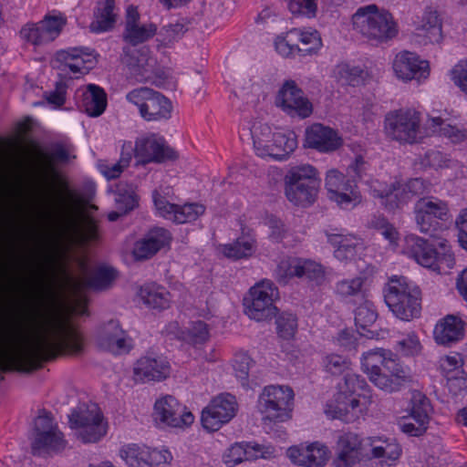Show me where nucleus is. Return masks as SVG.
Returning a JSON list of instances; mask_svg holds the SVG:
<instances>
[{
	"label": "nucleus",
	"instance_id": "obj_1",
	"mask_svg": "<svg viewBox=\"0 0 467 467\" xmlns=\"http://www.w3.org/2000/svg\"><path fill=\"white\" fill-rule=\"evenodd\" d=\"M115 277L116 271L108 266L98 267L90 275H84L80 279L70 276L69 282L77 293L72 304L54 309L38 320L37 331L26 346L9 343L0 337V381L4 379L2 372L10 366L20 369L31 368L60 353H81L83 337L71 321L72 316H88V298L81 294V290L106 289Z\"/></svg>",
	"mask_w": 467,
	"mask_h": 467
},
{
	"label": "nucleus",
	"instance_id": "obj_2",
	"mask_svg": "<svg viewBox=\"0 0 467 467\" xmlns=\"http://www.w3.org/2000/svg\"><path fill=\"white\" fill-rule=\"evenodd\" d=\"M361 368L369 380L379 389L391 393L412 381L409 367L400 363L390 350L375 348L364 352Z\"/></svg>",
	"mask_w": 467,
	"mask_h": 467
},
{
	"label": "nucleus",
	"instance_id": "obj_3",
	"mask_svg": "<svg viewBox=\"0 0 467 467\" xmlns=\"http://www.w3.org/2000/svg\"><path fill=\"white\" fill-rule=\"evenodd\" d=\"M368 387L360 375L347 372L335 400L327 405L326 414L347 423L355 421L367 409Z\"/></svg>",
	"mask_w": 467,
	"mask_h": 467
},
{
	"label": "nucleus",
	"instance_id": "obj_4",
	"mask_svg": "<svg viewBox=\"0 0 467 467\" xmlns=\"http://www.w3.org/2000/svg\"><path fill=\"white\" fill-rule=\"evenodd\" d=\"M384 301L393 315L403 321H410L420 315V288L405 276L391 277L383 289Z\"/></svg>",
	"mask_w": 467,
	"mask_h": 467
},
{
	"label": "nucleus",
	"instance_id": "obj_5",
	"mask_svg": "<svg viewBox=\"0 0 467 467\" xmlns=\"http://www.w3.org/2000/svg\"><path fill=\"white\" fill-rule=\"evenodd\" d=\"M284 182L286 199L296 206L307 207L317 198L321 179L316 167L302 163L290 167Z\"/></svg>",
	"mask_w": 467,
	"mask_h": 467
},
{
	"label": "nucleus",
	"instance_id": "obj_6",
	"mask_svg": "<svg viewBox=\"0 0 467 467\" xmlns=\"http://www.w3.org/2000/svg\"><path fill=\"white\" fill-rule=\"evenodd\" d=\"M352 21L357 31L377 42L388 41L398 34L392 15L376 5L359 7L353 15Z\"/></svg>",
	"mask_w": 467,
	"mask_h": 467
},
{
	"label": "nucleus",
	"instance_id": "obj_7",
	"mask_svg": "<svg viewBox=\"0 0 467 467\" xmlns=\"http://www.w3.org/2000/svg\"><path fill=\"white\" fill-rule=\"evenodd\" d=\"M406 251L419 265L434 271L440 272L444 267L451 268L454 265L453 254L444 242L439 244L438 250L427 240L410 235L406 239Z\"/></svg>",
	"mask_w": 467,
	"mask_h": 467
},
{
	"label": "nucleus",
	"instance_id": "obj_8",
	"mask_svg": "<svg viewBox=\"0 0 467 467\" xmlns=\"http://www.w3.org/2000/svg\"><path fill=\"white\" fill-rule=\"evenodd\" d=\"M294 391L288 386L269 385L258 398V410L264 421L284 422L291 418Z\"/></svg>",
	"mask_w": 467,
	"mask_h": 467
},
{
	"label": "nucleus",
	"instance_id": "obj_9",
	"mask_svg": "<svg viewBox=\"0 0 467 467\" xmlns=\"http://www.w3.org/2000/svg\"><path fill=\"white\" fill-rule=\"evenodd\" d=\"M69 424L77 439L83 443L98 442L107 433V423L94 403L78 406L69 415Z\"/></svg>",
	"mask_w": 467,
	"mask_h": 467
},
{
	"label": "nucleus",
	"instance_id": "obj_10",
	"mask_svg": "<svg viewBox=\"0 0 467 467\" xmlns=\"http://www.w3.org/2000/svg\"><path fill=\"white\" fill-rule=\"evenodd\" d=\"M386 135L400 143L412 144L421 138L420 116L412 109L391 110L384 119Z\"/></svg>",
	"mask_w": 467,
	"mask_h": 467
},
{
	"label": "nucleus",
	"instance_id": "obj_11",
	"mask_svg": "<svg viewBox=\"0 0 467 467\" xmlns=\"http://www.w3.org/2000/svg\"><path fill=\"white\" fill-rule=\"evenodd\" d=\"M126 99L138 107L146 121L167 120L171 116L172 105L169 99L150 88H139L130 91Z\"/></svg>",
	"mask_w": 467,
	"mask_h": 467
},
{
	"label": "nucleus",
	"instance_id": "obj_12",
	"mask_svg": "<svg viewBox=\"0 0 467 467\" xmlns=\"http://www.w3.org/2000/svg\"><path fill=\"white\" fill-rule=\"evenodd\" d=\"M278 298V289L270 280H263L250 288L249 297L244 298L245 314L256 321L271 319L276 315L274 305Z\"/></svg>",
	"mask_w": 467,
	"mask_h": 467
},
{
	"label": "nucleus",
	"instance_id": "obj_13",
	"mask_svg": "<svg viewBox=\"0 0 467 467\" xmlns=\"http://www.w3.org/2000/svg\"><path fill=\"white\" fill-rule=\"evenodd\" d=\"M36 437L32 442L34 455L44 452H60L67 446V441L57 425L48 414L38 416L35 420Z\"/></svg>",
	"mask_w": 467,
	"mask_h": 467
},
{
	"label": "nucleus",
	"instance_id": "obj_14",
	"mask_svg": "<svg viewBox=\"0 0 467 467\" xmlns=\"http://www.w3.org/2000/svg\"><path fill=\"white\" fill-rule=\"evenodd\" d=\"M415 221L419 230L431 234L439 226V221L449 218V207L446 202L436 197H423L414 205Z\"/></svg>",
	"mask_w": 467,
	"mask_h": 467
},
{
	"label": "nucleus",
	"instance_id": "obj_15",
	"mask_svg": "<svg viewBox=\"0 0 467 467\" xmlns=\"http://www.w3.org/2000/svg\"><path fill=\"white\" fill-rule=\"evenodd\" d=\"M63 16L47 15L36 23L29 22L22 26L20 36L26 42L36 47L54 41L66 25Z\"/></svg>",
	"mask_w": 467,
	"mask_h": 467
},
{
	"label": "nucleus",
	"instance_id": "obj_16",
	"mask_svg": "<svg viewBox=\"0 0 467 467\" xmlns=\"http://www.w3.org/2000/svg\"><path fill=\"white\" fill-rule=\"evenodd\" d=\"M326 187L330 200L342 208L354 207L361 201L357 182L350 177L345 176L337 170H330L327 173Z\"/></svg>",
	"mask_w": 467,
	"mask_h": 467
},
{
	"label": "nucleus",
	"instance_id": "obj_17",
	"mask_svg": "<svg viewBox=\"0 0 467 467\" xmlns=\"http://www.w3.org/2000/svg\"><path fill=\"white\" fill-rule=\"evenodd\" d=\"M236 411L237 402L235 397L229 393L221 394L215 397L202 410V424L209 431H218L235 416Z\"/></svg>",
	"mask_w": 467,
	"mask_h": 467
},
{
	"label": "nucleus",
	"instance_id": "obj_18",
	"mask_svg": "<svg viewBox=\"0 0 467 467\" xmlns=\"http://www.w3.org/2000/svg\"><path fill=\"white\" fill-rule=\"evenodd\" d=\"M423 191L424 182L420 178L411 179L405 184H391L382 190H374L376 196L381 199V204L389 211L402 208Z\"/></svg>",
	"mask_w": 467,
	"mask_h": 467
},
{
	"label": "nucleus",
	"instance_id": "obj_19",
	"mask_svg": "<svg viewBox=\"0 0 467 467\" xmlns=\"http://www.w3.org/2000/svg\"><path fill=\"white\" fill-rule=\"evenodd\" d=\"M134 150L136 158L142 164L161 163L177 158V153L167 145L165 140L156 134L138 139Z\"/></svg>",
	"mask_w": 467,
	"mask_h": 467
},
{
	"label": "nucleus",
	"instance_id": "obj_20",
	"mask_svg": "<svg viewBox=\"0 0 467 467\" xmlns=\"http://www.w3.org/2000/svg\"><path fill=\"white\" fill-rule=\"evenodd\" d=\"M52 64L65 74H86L95 64V57L88 48L68 47L57 51Z\"/></svg>",
	"mask_w": 467,
	"mask_h": 467
},
{
	"label": "nucleus",
	"instance_id": "obj_21",
	"mask_svg": "<svg viewBox=\"0 0 467 467\" xmlns=\"http://www.w3.org/2000/svg\"><path fill=\"white\" fill-rule=\"evenodd\" d=\"M153 415L157 421L172 428L190 426L194 420L192 413L170 395L156 400Z\"/></svg>",
	"mask_w": 467,
	"mask_h": 467
},
{
	"label": "nucleus",
	"instance_id": "obj_22",
	"mask_svg": "<svg viewBox=\"0 0 467 467\" xmlns=\"http://www.w3.org/2000/svg\"><path fill=\"white\" fill-rule=\"evenodd\" d=\"M152 198L160 215L175 223L193 222L205 212V206L197 202L183 205L171 203L156 191L153 192Z\"/></svg>",
	"mask_w": 467,
	"mask_h": 467
},
{
	"label": "nucleus",
	"instance_id": "obj_23",
	"mask_svg": "<svg viewBox=\"0 0 467 467\" xmlns=\"http://www.w3.org/2000/svg\"><path fill=\"white\" fill-rule=\"evenodd\" d=\"M275 103L292 116L307 118L313 111L311 102L293 80H286L278 91Z\"/></svg>",
	"mask_w": 467,
	"mask_h": 467
},
{
	"label": "nucleus",
	"instance_id": "obj_24",
	"mask_svg": "<svg viewBox=\"0 0 467 467\" xmlns=\"http://www.w3.org/2000/svg\"><path fill=\"white\" fill-rule=\"evenodd\" d=\"M392 67L396 77L405 82L412 79H426L429 77V62L413 52L401 51L393 60Z\"/></svg>",
	"mask_w": 467,
	"mask_h": 467
},
{
	"label": "nucleus",
	"instance_id": "obj_25",
	"mask_svg": "<svg viewBox=\"0 0 467 467\" xmlns=\"http://www.w3.org/2000/svg\"><path fill=\"white\" fill-rule=\"evenodd\" d=\"M157 32L153 23H141L140 15L134 5H129L126 10L125 26L122 33L123 40L132 47L147 42Z\"/></svg>",
	"mask_w": 467,
	"mask_h": 467
},
{
	"label": "nucleus",
	"instance_id": "obj_26",
	"mask_svg": "<svg viewBox=\"0 0 467 467\" xmlns=\"http://www.w3.org/2000/svg\"><path fill=\"white\" fill-rule=\"evenodd\" d=\"M97 341L99 348L113 354L128 353L132 347L126 332L115 319L109 320L99 327Z\"/></svg>",
	"mask_w": 467,
	"mask_h": 467
},
{
	"label": "nucleus",
	"instance_id": "obj_27",
	"mask_svg": "<svg viewBox=\"0 0 467 467\" xmlns=\"http://www.w3.org/2000/svg\"><path fill=\"white\" fill-rule=\"evenodd\" d=\"M133 373L137 381H160L170 375L171 366L166 358L147 354L136 361Z\"/></svg>",
	"mask_w": 467,
	"mask_h": 467
},
{
	"label": "nucleus",
	"instance_id": "obj_28",
	"mask_svg": "<svg viewBox=\"0 0 467 467\" xmlns=\"http://www.w3.org/2000/svg\"><path fill=\"white\" fill-rule=\"evenodd\" d=\"M292 462L306 467H321L328 460V448L319 441L290 447L286 451Z\"/></svg>",
	"mask_w": 467,
	"mask_h": 467
},
{
	"label": "nucleus",
	"instance_id": "obj_29",
	"mask_svg": "<svg viewBox=\"0 0 467 467\" xmlns=\"http://www.w3.org/2000/svg\"><path fill=\"white\" fill-rule=\"evenodd\" d=\"M272 446L260 445L253 442H238L232 445L223 455V462L228 467H234L244 461L259 458L267 459L274 455Z\"/></svg>",
	"mask_w": 467,
	"mask_h": 467
},
{
	"label": "nucleus",
	"instance_id": "obj_30",
	"mask_svg": "<svg viewBox=\"0 0 467 467\" xmlns=\"http://www.w3.org/2000/svg\"><path fill=\"white\" fill-rule=\"evenodd\" d=\"M361 441L358 434L353 432H341L337 436L333 464L336 467H351L360 458Z\"/></svg>",
	"mask_w": 467,
	"mask_h": 467
},
{
	"label": "nucleus",
	"instance_id": "obj_31",
	"mask_svg": "<svg viewBox=\"0 0 467 467\" xmlns=\"http://www.w3.org/2000/svg\"><path fill=\"white\" fill-rule=\"evenodd\" d=\"M123 60L129 68L130 75L138 82L150 81L155 67V59L148 56L144 47L132 51L130 47L123 48Z\"/></svg>",
	"mask_w": 467,
	"mask_h": 467
},
{
	"label": "nucleus",
	"instance_id": "obj_32",
	"mask_svg": "<svg viewBox=\"0 0 467 467\" xmlns=\"http://www.w3.org/2000/svg\"><path fill=\"white\" fill-rule=\"evenodd\" d=\"M171 241V234L168 230L161 227L153 228L144 238L134 244L132 254L136 260H147L169 245Z\"/></svg>",
	"mask_w": 467,
	"mask_h": 467
},
{
	"label": "nucleus",
	"instance_id": "obj_33",
	"mask_svg": "<svg viewBox=\"0 0 467 467\" xmlns=\"http://www.w3.org/2000/svg\"><path fill=\"white\" fill-rule=\"evenodd\" d=\"M306 143L320 152H331L342 144V139L329 127L316 123L306 130Z\"/></svg>",
	"mask_w": 467,
	"mask_h": 467
},
{
	"label": "nucleus",
	"instance_id": "obj_34",
	"mask_svg": "<svg viewBox=\"0 0 467 467\" xmlns=\"http://www.w3.org/2000/svg\"><path fill=\"white\" fill-rule=\"evenodd\" d=\"M438 345L451 347L464 337V322L457 316L447 315L440 319L433 330Z\"/></svg>",
	"mask_w": 467,
	"mask_h": 467
},
{
	"label": "nucleus",
	"instance_id": "obj_35",
	"mask_svg": "<svg viewBox=\"0 0 467 467\" xmlns=\"http://www.w3.org/2000/svg\"><path fill=\"white\" fill-rule=\"evenodd\" d=\"M327 238L335 247L334 255L339 261L354 259L364 247L363 241L352 234L327 233Z\"/></svg>",
	"mask_w": 467,
	"mask_h": 467
},
{
	"label": "nucleus",
	"instance_id": "obj_36",
	"mask_svg": "<svg viewBox=\"0 0 467 467\" xmlns=\"http://www.w3.org/2000/svg\"><path fill=\"white\" fill-rule=\"evenodd\" d=\"M297 140L293 132H274L271 142L265 151H259L260 157H272L277 161L286 160L287 157L296 149Z\"/></svg>",
	"mask_w": 467,
	"mask_h": 467
},
{
	"label": "nucleus",
	"instance_id": "obj_37",
	"mask_svg": "<svg viewBox=\"0 0 467 467\" xmlns=\"http://www.w3.org/2000/svg\"><path fill=\"white\" fill-rule=\"evenodd\" d=\"M71 158L68 149L63 143L57 142L51 145L47 153L43 156L39 163V170L46 181L58 176L57 165L67 164Z\"/></svg>",
	"mask_w": 467,
	"mask_h": 467
},
{
	"label": "nucleus",
	"instance_id": "obj_38",
	"mask_svg": "<svg viewBox=\"0 0 467 467\" xmlns=\"http://www.w3.org/2000/svg\"><path fill=\"white\" fill-rule=\"evenodd\" d=\"M80 108L90 117H99L106 109L107 94L104 89L95 84L88 85L82 91Z\"/></svg>",
	"mask_w": 467,
	"mask_h": 467
},
{
	"label": "nucleus",
	"instance_id": "obj_39",
	"mask_svg": "<svg viewBox=\"0 0 467 467\" xmlns=\"http://www.w3.org/2000/svg\"><path fill=\"white\" fill-rule=\"evenodd\" d=\"M94 16L95 19L89 26L92 32L100 33L110 30L116 23L115 1L99 0Z\"/></svg>",
	"mask_w": 467,
	"mask_h": 467
},
{
	"label": "nucleus",
	"instance_id": "obj_40",
	"mask_svg": "<svg viewBox=\"0 0 467 467\" xmlns=\"http://www.w3.org/2000/svg\"><path fill=\"white\" fill-rule=\"evenodd\" d=\"M420 30L430 43H440L442 40V19L436 9L427 7L424 10Z\"/></svg>",
	"mask_w": 467,
	"mask_h": 467
},
{
	"label": "nucleus",
	"instance_id": "obj_41",
	"mask_svg": "<svg viewBox=\"0 0 467 467\" xmlns=\"http://www.w3.org/2000/svg\"><path fill=\"white\" fill-rule=\"evenodd\" d=\"M426 126L431 133L446 137L453 143H458L465 139L462 130L448 123L441 116H430Z\"/></svg>",
	"mask_w": 467,
	"mask_h": 467
},
{
	"label": "nucleus",
	"instance_id": "obj_42",
	"mask_svg": "<svg viewBox=\"0 0 467 467\" xmlns=\"http://www.w3.org/2000/svg\"><path fill=\"white\" fill-rule=\"evenodd\" d=\"M290 36H294L298 43V54L306 56L317 50L321 45V37L317 30H301L293 28L290 30Z\"/></svg>",
	"mask_w": 467,
	"mask_h": 467
},
{
	"label": "nucleus",
	"instance_id": "obj_43",
	"mask_svg": "<svg viewBox=\"0 0 467 467\" xmlns=\"http://www.w3.org/2000/svg\"><path fill=\"white\" fill-rule=\"evenodd\" d=\"M70 230L78 243L82 245L88 244L89 242L96 241L99 238L98 223L95 218L88 214L83 216L81 224L72 223Z\"/></svg>",
	"mask_w": 467,
	"mask_h": 467
},
{
	"label": "nucleus",
	"instance_id": "obj_44",
	"mask_svg": "<svg viewBox=\"0 0 467 467\" xmlns=\"http://www.w3.org/2000/svg\"><path fill=\"white\" fill-rule=\"evenodd\" d=\"M371 456L379 459L381 467H390L400 456L401 449L396 442L381 441L380 444L371 443Z\"/></svg>",
	"mask_w": 467,
	"mask_h": 467
},
{
	"label": "nucleus",
	"instance_id": "obj_45",
	"mask_svg": "<svg viewBox=\"0 0 467 467\" xmlns=\"http://www.w3.org/2000/svg\"><path fill=\"white\" fill-rule=\"evenodd\" d=\"M140 297L145 305L155 309H165L169 306V293L163 287L146 285L140 290Z\"/></svg>",
	"mask_w": 467,
	"mask_h": 467
},
{
	"label": "nucleus",
	"instance_id": "obj_46",
	"mask_svg": "<svg viewBox=\"0 0 467 467\" xmlns=\"http://www.w3.org/2000/svg\"><path fill=\"white\" fill-rule=\"evenodd\" d=\"M255 251V241L249 236H242L233 244L223 246V254L232 259H241L251 256Z\"/></svg>",
	"mask_w": 467,
	"mask_h": 467
},
{
	"label": "nucleus",
	"instance_id": "obj_47",
	"mask_svg": "<svg viewBox=\"0 0 467 467\" xmlns=\"http://www.w3.org/2000/svg\"><path fill=\"white\" fill-rule=\"evenodd\" d=\"M148 455V447L137 444H129L119 451V456L130 467H150Z\"/></svg>",
	"mask_w": 467,
	"mask_h": 467
},
{
	"label": "nucleus",
	"instance_id": "obj_48",
	"mask_svg": "<svg viewBox=\"0 0 467 467\" xmlns=\"http://www.w3.org/2000/svg\"><path fill=\"white\" fill-rule=\"evenodd\" d=\"M300 264L299 257L282 259L274 272L275 278L279 284L286 285L292 278L299 277Z\"/></svg>",
	"mask_w": 467,
	"mask_h": 467
},
{
	"label": "nucleus",
	"instance_id": "obj_49",
	"mask_svg": "<svg viewBox=\"0 0 467 467\" xmlns=\"http://www.w3.org/2000/svg\"><path fill=\"white\" fill-rule=\"evenodd\" d=\"M410 409L408 416L429 424L431 407L429 399L420 391H414L410 399Z\"/></svg>",
	"mask_w": 467,
	"mask_h": 467
},
{
	"label": "nucleus",
	"instance_id": "obj_50",
	"mask_svg": "<svg viewBox=\"0 0 467 467\" xmlns=\"http://www.w3.org/2000/svg\"><path fill=\"white\" fill-rule=\"evenodd\" d=\"M209 329L203 321L192 322L190 327L182 332V339L195 347L204 344L209 339Z\"/></svg>",
	"mask_w": 467,
	"mask_h": 467
},
{
	"label": "nucleus",
	"instance_id": "obj_51",
	"mask_svg": "<svg viewBox=\"0 0 467 467\" xmlns=\"http://www.w3.org/2000/svg\"><path fill=\"white\" fill-rule=\"evenodd\" d=\"M300 266L298 278L305 277L317 285L323 284L326 273L321 264L310 259L301 258Z\"/></svg>",
	"mask_w": 467,
	"mask_h": 467
},
{
	"label": "nucleus",
	"instance_id": "obj_52",
	"mask_svg": "<svg viewBox=\"0 0 467 467\" xmlns=\"http://www.w3.org/2000/svg\"><path fill=\"white\" fill-rule=\"evenodd\" d=\"M395 349L402 356L414 357L421 352L422 346L418 335L411 331L402 335L401 337L396 341Z\"/></svg>",
	"mask_w": 467,
	"mask_h": 467
},
{
	"label": "nucleus",
	"instance_id": "obj_53",
	"mask_svg": "<svg viewBox=\"0 0 467 467\" xmlns=\"http://www.w3.org/2000/svg\"><path fill=\"white\" fill-rule=\"evenodd\" d=\"M131 161L130 153H121V157L117 162H110L108 161H99L98 168L99 171L108 179L114 180L119 177L123 170L129 166Z\"/></svg>",
	"mask_w": 467,
	"mask_h": 467
},
{
	"label": "nucleus",
	"instance_id": "obj_54",
	"mask_svg": "<svg viewBox=\"0 0 467 467\" xmlns=\"http://www.w3.org/2000/svg\"><path fill=\"white\" fill-rule=\"evenodd\" d=\"M378 318L375 306L370 301H365L355 310V324L358 327L366 329L372 326Z\"/></svg>",
	"mask_w": 467,
	"mask_h": 467
},
{
	"label": "nucleus",
	"instance_id": "obj_55",
	"mask_svg": "<svg viewBox=\"0 0 467 467\" xmlns=\"http://www.w3.org/2000/svg\"><path fill=\"white\" fill-rule=\"evenodd\" d=\"M251 134L254 150L259 156V151H265L266 147H268L274 132H272V129L268 124L255 123L251 129Z\"/></svg>",
	"mask_w": 467,
	"mask_h": 467
},
{
	"label": "nucleus",
	"instance_id": "obj_56",
	"mask_svg": "<svg viewBox=\"0 0 467 467\" xmlns=\"http://www.w3.org/2000/svg\"><path fill=\"white\" fill-rule=\"evenodd\" d=\"M115 202L117 209L121 213H127L133 210L138 203V200L132 187L124 189L119 186L115 192Z\"/></svg>",
	"mask_w": 467,
	"mask_h": 467
},
{
	"label": "nucleus",
	"instance_id": "obj_57",
	"mask_svg": "<svg viewBox=\"0 0 467 467\" xmlns=\"http://www.w3.org/2000/svg\"><path fill=\"white\" fill-rule=\"evenodd\" d=\"M362 285L363 278L361 277L343 279L336 284L335 292L337 296L343 298L355 296L361 294Z\"/></svg>",
	"mask_w": 467,
	"mask_h": 467
},
{
	"label": "nucleus",
	"instance_id": "obj_58",
	"mask_svg": "<svg viewBox=\"0 0 467 467\" xmlns=\"http://www.w3.org/2000/svg\"><path fill=\"white\" fill-rule=\"evenodd\" d=\"M289 11L294 15L315 17L317 11V0H285Z\"/></svg>",
	"mask_w": 467,
	"mask_h": 467
},
{
	"label": "nucleus",
	"instance_id": "obj_59",
	"mask_svg": "<svg viewBox=\"0 0 467 467\" xmlns=\"http://www.w3.org/2000/svg\"><path fill=\"white\" fill-rule=\"evenodd\" d=\"M276 328L279 336L285 339L294 337L297 329V320L291 313H283L276 318Z\"/></svg>",
	"mask_w": 467,
	"mask_h": 467
},
{
	"label": "nucleus",
	"instance_id": "obj_60",
	"mask_svg": "<svg viewBox=\"0 0 467 467\" xmlns=\"http://www.w3.org/2000/svg\"><path fill=\"white\" fill-rule=\"evenodd\" d=\"M338 74L340 78L344 80L346 84L353 87L363 82L366 76V72L360 67L350 66L348 64L340 66Z\"/></svg>",
	"mask_w": 467,
	"mask_h": 467
},
{
	"label": "nucleus",
	"instance_id": "obj_61",
	"mask_svg": "<svg viewBox=\"0 0 467 467\" xmlns=\"http://www.w3.org/2000/svg\"><path fill=\"white\" fill-rule=\"evenodd\" d=\"M451 161V159L442 151L438 150H430L425 153L422 164L438 170L449 168Z\"/></svg>",
	"mask_w": 467,
	"mask_h": 467
},
{
	"label": "nucleus",
	"instance_id": "obj_62",
	"mask_svg": "<svg viewBox=\"0 0 467 467\" xmlns=\"http://www.w3.org/2000/svg\"><path fill=\"white\" fill-rule=\"evenodd\" d=\"M400 431L410 436L418 437L422 435L428 429V424L419 421L410 416H405L399 421Z\"/></svg>",
	"mask_w": 467,
	"mask_h": 467
},
{
	"label": "nucleus",
	"instance_id": "obj_63",
	"mask_svg": "<svg viewBox=\"0 0 467 467\" xmlns=\"http://www.w3.org/2000/svg\"><path fill=\"white\" fill-rule=\"evenodd\" d=\"M323 364L327 371L331 374H340L350 367V361L340 355L330 354L324 358Z\"/></svg>",
	"mask_w": 467,
	"mask_h": 467
},
{
	"label": "nucleus",
	"instance_id": "obj_64",
	"mask_svg": "<svg viewBox=\"0 0 467 467\" xmlns=\"http://www.w3.org/2000/svg\"><path fill=\"white\" fill-rule=\"evenodd\" d=\"M451 78L455 86L467 94V60L459 61L451 68Z\"/></svg>",
	"mask_w": 467,
	"mask_h": 467
}]
</instances>
